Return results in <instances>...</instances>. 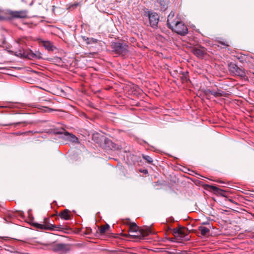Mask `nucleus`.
Here are the masks:
<instances>
[{"instance_id":"nucleus-4","label":"nucleus","mask_w":254,"mask_h":254,"mask_svg":"<svg viewBox=\"0 0 254 254\" xmlns=\"http://www.w3.org/2000/svg\"><path fill=\"white\" fill-rule=\"evenodd\" d=\"M228 67L229 71L236 75L240 76L242 77H244L246 76L244 70L238 67L235 64L231 63L229 64Z\"/></svg>"},{"instance_id":"nucleus-12","label":"nucleus","mask_w":254,"mask_h":254,"mask_svg":"<svg viewBox=\"0 0 254 254\" xmlns=\"http://www.w3.org/2000/svg\"><path fill=\"white\" fill-rule=\"evenodd\" d=\"M208 94H210L215 97H218L223 96L224 95V92L219 89H217V91H216L210 89H207L205 92V94L207 96Z\"/></svg>"},{"instance_id":"nucleus-22","label":"nucleus","mask_w":254,"mask_h":254,"mask_svg":"<svg viewBox=\"0 0 254 254\" xmlns=\"http://www.w3.org/2000/svg\"><path fill=\"white\" fill-rule=\"evenodd\" d=\"M142 158L149 163H152L153 162L152 158L148 155H143Z\"/></svg>"},{"instance_id":"nucleus-33","label":"nucleus","mask_w":254,"mask_h":254,"mask_svg":"<svg viewBox=\"0 0 254 254\" xmlns=\"http://www.w3.org/2000/svg\"><path fill=\"white\" fill-rule=\"evenodd\" d=\"M4 107V106H0V108H3Z\"/></svg>"},{"instance_id":"nucleus-9","label":"nucleus","mask_w":254,"mask_h":254,"mask_svg":"<svg viewBox=\"0 0 254 254\" xmlns=\"http://www.w3.org/2000/svg\"><path fill=\"white\" fill-rule=\"evenodd\" d=\"M174 16L175 12L171 11L168 16L167 25L168 28L172 27V25L178 21V18H180L178 16L174 17Z\"/></svg>"},{"instance_id":"nucleus-3","label":"nucleus","mask_w":254,"mask_h":254,"mask_svg":"<svg viewBox=\"0 0 254 254\" xmlns=\"http://www.w3.org/2000/svg\"><path fill=\"white\" fill-rule=\"evenodd\" d=\"M169 28L182 36L186 35L188 32L187 26L181 21L180 18H178V21Z\"/></svg>"},{"instance_id":"nucleus-30","label":"nucleus","mask_w":254,"mask_h":254,"mask_svg":"<svg viewBox=\"0 0 254 254\" xmlns=\"http://www.w3.org/2000/svg\"><path fill=\"white\" fill-rule=\"evenodd\" d=\"M137 233H131L130 235H136Z\"/></svg>"},{"instance_id":"nucleus-5","label":"nucleus","mask_w":254,"mask_h":254,"mask_svg":"<svg viewBox=\"0 0 254 254\" xmlns=\"http://www.w3.org/2000/svg\"><path fill=\"white\" fill-rule=\"evenodd\" d=\"M147 16L149 19L150 26L153 28H156L159 20V16L158 14L156 12L148 11Z\"/></svg>"},{"instance_id":"nucleus-7","label":"nucleus","mask_w":254,"mask_h":254,"mask_svg":"<svg viewBox=\"0 0 254 254\" xmlns=\"http://www.w3.org/2000/svg\"><path fill=\"white\" fill-rule=\"evenodd\" d=\"M187 231L183 228H175L173 230V234L179 240L183 239L187 235Z\"/></svg>"},{"instance_id":"nucleus-19","label":"nucleus","mask_w":254,"mask_h":254,"mask_svg":"<svg viewBox=\"0 0 254 254\" xmlns=\"http://www.w3.org/2000/svg\"><path fill=\"white\" fill-rule=\"evenodd\" d=\"M203 188L204 190H207L208 189H212L213 190H223L219 189L215 186L209 185H205L203 186Z\"/></svg>"},{"instance_id":"nucleus-6","label":"nucleus","mask_w":254,"mask_h":254,"mask_svg":"<svg viewBox=\"0 0 254 254\" xmlns=\"http://www.w3.org/2000/svg\"><path fill=\"white\" fill-rule=\"evenodd\" d=\"M57 133L61 134V137L70 141L73 143H78V139L73 134L69 133L67 131L64 130L63 132H59Z\"/></svg>"},{"instance_id":"nucleus-32","label":"nucleus","mask_w":254,"mask_h":254,"mask_svg":"<svg viewBox=\"0 0 254 254\" xmlns=\"http://www.w3.org/2000/svg\"><path fill=\"white\" fill-rule=\"evenodd\" d=\"M229 200L230 201H232V200H231V199H229Z\"/></svg>"},{"instance_id":"nucleus-18","label":"nucleus","mask_w":254,"mask_h":254,"mask_svg":"<svg viewBox=\"0 0 254 254\" xmlns=\"http://www.w3.org/2000/svg\"><path fill=\"white\" fill-rule=\"evenodd\" d=\"M49 227L53 228L52 229H49L50 231L55 230H62L64 229L63 226L62 225H55L51 224H49Z\"/></svg>"},{"instance_id":"nucleus-10","label":"nucleus","mask_w":254,"mask_h":254,"mask_svg":"<svg viewBox=\"0 0 254 254\" xmlns=\"http://www.w3.org/2000/svg\"><path fill=\"white\" fill-rule=\"evenodd\" d=\"M193 53L198 58H202L204 55L206 54L205 49L204 48H194L192 50Z\"/></svg>"},{"instance_id":"nucleus-24","label":"nucleus","mask_w":254,"mask_h":254,"mask_svg":"<svg viewBox=\"0 0 254 254\" xmlns=\"http://www.w3.org/2000/svg\"><path fill=\"white\" fill-rule=\"evenodd\" d=\"M26 56L29 59H34V52L31 51L28 52Z\"/></svg>"},{"instance_id":"nucleus-31","label":"nucleus","mask_w":254,"mask_h":254,"mask_svg":"<svg viewBox=\"0 0 254 254\" xmlns=\"http://www.w3.org/2000/svg\"><path fill=\"white\" fill-rule=\"evenodd\" d=\"M232 189H233V190H237V189H236L235 188H232Z\"/></svg>"},{"instance_id":"nucleus-16","label":"nucleus","mask_w":254,"mask_h":254,"mask_svg":"<svg viewBox=\"0 0 254 254\" xmlns=\"http://www.w3.org/2000/svg\"><path fill=\"white\" fill-rule=\"evenodd\" d=\"M198 230L200 231L201 234L202 236H205L208 234L210 232V230L208 228L203 226L199 227Z\"/></svg>"},{"instance_id":"nucleus-21","label":"nucleus","mask_w":254,"mask_h":254,"mask_svg":"<svg viewBox=\"0 0 254 254\" xmlns=\"http://www.w3.org/2000/svg\"><path fill=\"white\" fill-rule=\"evenodd\" d=\"M21 124H24V126H25L27 125V124H30V123L28 122H27V121H22V122H19L13 123H13H11V124L5 125V126H12V125H14L15 127H16V126H17L18 125H20Z\"/></svg>"},{"instance_id":"nucleus-28","label":"nucleus","mask_w":254,"mask_h":254,"mask_svg":"<svg viewBox=\"0 0 254 254\" xmlns=\"http://www.w3.org/2000/svg\"><path fill=\"white\" fill-rule=\"evenodd\" d=\"M4 19V17L3 16L1 15L0 14V20H3Z\"/></svg>"},{"instance_id":"nucleus-1","label":"nucleus","mask_w":254,"mask_h":254,"mask_svg":"<svg viewBox=\"0 0 254 254\" xmlns=\"http://www.w3.org/2000/svg\"><path fill=\"white\" fill-rule=\"evenodd\" d=\"M129 232L131 233H137L136 235H130L134 238L142 239L151 233L150 230L139 229L135 223H132L129 226Z\"/></svg>"},{"instance_id":"nucleus-25","label":"nucleus","mask_w":254,"mask_h":254,"mask_svg":"<svg viewBox=\"0 0 254 254\" xmlns=\"http://www.w3.org/2000/svg\"><path fill=\"white\" fill-rule=\"evenodd\" d=\"M215 192H216L215 194H217L218 196L220 195V196H222L224 197H226V196L224 194V193L226 191H215Z\"/></svg>"},{"instance_id":"nucleus-20","label":"nucleus","mask_w":254,"mask_h":254,"mask_svg":"<svg viewBox=\"0 0 254 254\" xmlns=\"http://www.w3.org/2000/svg\"><path fill=\"white\" fill-rule=\"evenodd\" d=\"M110 229V226L108 224L103 225L101 227L100 232L101 234H104L107 231Z\"/></svg>"},{"instance_id":"nucleus-14","label":"nucleus","mask_w":254,"mask_h":254,"mask_svg":"<svg viewBox=\"0 0 254 254\" xmlns=\"http://www.w3.org/2000/svg\"><path fill=\"white\" fill-rule=\"evenodd\" d=\"M70 211L67 209H65L60 212L59 216L62 219L64 220H69L70 219Z\"/></svg>"},{"instance_id":"nucleus-11","label":"nucleus","mask_w":254,"mask_h":254,"mask_svg":"<svg viewBox=\"0 0 254 254\" xmlns=\"http://www.w3.org/2000/svg\"><path fill=\"white\" fill-rule=\"evenodd\" d=\"M44 47L48 51H54L57 49V48L53 45V43L49 41H42Z\"/></svg>"},{"instance_id":"nucleus-26","label":"nucleus","mask_w":254,"mask_h":254,"mask_svg":"<svg viewBox=\"0 0 254 254\" xmlns=\"http://www.w3.org/2000/svg\"><path fill=\"white\" fill-rule=\"evenodd\" d=\"M218 42L222 45H223V46H225L226 47L229 46V44H228V43L227 42L219 41H218Z\"/></svg>"},{"instance_id":"nucleus-29","label":"nucleus","mask_w":254,"mask_h":254,"mask_svg":"<svg viewBox=\"0 0 254 254\" xmlns=\"http://www.w3.org/2000/svg\"><path fill=\"white\" fill-rule=\"evenodd\" d=\"M143 172H144V173H147L148 172V171H147V170H144L143 171Z\"/></svg>"},{"instance_id":"nucleus-15","label":"nucleus","mask_w":254,"mask_h":254,"mask_svg":"<svg viewBox=\"0 0 254 254\" xmlns=\"http://www.w3.org/2000/svg\"><path fill=\"white\" fill-rule=\"evenodd\" d=\"M33 226L38 229H42V230H49V229H53L49 227V224H39V223H34L33 224Z\"/></svg>"},{"instance_id":"nucleus-23","label":"nucleus","mask_w":254,"mask_h":254,"mask_svg":"<svg viewBox=\"0 0 254 254\" xmlns=\"http://www.w3.org/2000/svg\"><path fill=\"white\" fill-rule=\"evenodd\" d=\"M34 59H40L42 58V54L39 51H36L34 52Z\"/></svg>"},{"instance_id":"nucleus-2","label":"nucleus","mask_w":254,"mask_h":254,"mask_svg":"<svg viewBox=\"0 0 254 254\" xmlns=\"http://www.w3.org/2000/svg\"><path fill=\"white\" fill-rule=\"evenodd\" d=\"M112 52L115 54L124 56L128 53V46L126 43L113 42L111 44Z\"/></svg>"},{"instance_id":"nucleus-13","label":"nucleus","mask_w":254,"mask_h":254,"mask_svg":"<svg viewBox=\"0 0 254 254\" xmlns=\"http://www.w3.org/2000/svg\"><path fill=\"white\" fill-rule=\"evenodd\" d=\"M156 3L159 5L160 10L165 11L168 5L169 1L167 0H156Z\"/></svg>"},{"instance_id":"nucleus-27","label":"nucleus","mask_w":254,"mask_h":254,"mask_svg":"<svg viewBox=\"0 0 254 254\" xmlns=\"http://www.w3.org/2000/svg\"><path fill=\"white\" fill-rule=\"evenodd\" d=\"M45 108H46V110H45V111H46V112H50V111H53V110L52 109H50L49 108L45 107Z\"/></svg>"},{"instance_id":"nucleus-17","label":"nucleus","mask_w":254,"mask_h":254,"mask_svg":"<svg viewBox=\"0 0 254 254\" xmlns=\"http://www.w3.org/2000/svg\"><path fill=\"white\" fill-rule=\"evenodd\" d=\"M84 40L86 42L87 44H91L93 43H96L98 42V40L93 38H86L85 37H83Z\"/></svg>"},{"instance_id":"nucleus-8","label":"nucleus","mask_w":254,"mask_h":254,"mask_svg":"<svg viewBox=\"0 0 254 254\" xmlns=\"http://www.w3.org/2000/svg\"><path fill=\"white\" fill-rule=\"evenodd\" d=\"M10 15L12 18H25L27 17V11L26 10L11 11Z\"/></svg>"}]
</instances>
